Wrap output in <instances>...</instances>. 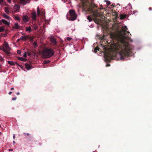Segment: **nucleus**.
Returning <instances> with one entry per match:
<instances>
[{
    "mask_svg": "<svg viewBox=\"0 0 152 152\" xmlns=\"http://www.w3.org/2000/svg\"><path fill=\"white\" fill-rule=\"evenodd\" d=\"M98 50H99V49H98V47H96V48H95L94 51L96 53L97 51Z\"/></svg>",
    "mask_w": 152,
    "mask_h": 152,
    "instance_id": "31",
    "label": "nucleus"
},
{
    "mask_svg": "<svg viewBox=\"0 0 152 152\" xmlns=\"http://www.w3.org/2000/svg\"><path fill=\"white\" fill-rule=\"evenodd\" d=\"M12 93V91H10V92L9 93V94H10H10H11Z\"/></svg>",
    "mask_w": 152,
    "mask_h": 152,
    "instance_id": "39",
    "label": "nucleus"
},
{
    "mask_svg": "<svg viewBox=\"0 0 152 152\" xmlns=\"http://www.w3.org/2000/svg\"><path fill=\"white\" fill-rule=\"evenodd\" d=\"M13 138H14V139H15V134H14V135H13Z\"/></svg>",
    "mask_w": 152,
    "mask_h": 152,
    "instance_id": "41",
    "label": "nucleus"
},
{
    "mask_svg": "<svg viewBox=\"0 0 152 152\" xmlns=\"http://www.w3.org/2000/svg\"><path fill=\"white\" fill-rule=\"evenodd\" d=\"M3 60V58L1 56H0V60L2 61Z\"/></svg>",
    "mask_w": 152,
    "mask_h": 152,
    "instance_id": "37",
    "label": "nucleus"
},
{
    "mask_svg": "<svg viewBox=\"0 0 152 152\" xmlns=\"http://www.w3.org/2000/svg\"><path fill=\"white\" fill-rule=\"evenodd\" d=\"M23 56L24 57H26L27 56L26 54V52L24 53L23 54Z\"/></svg>",
    "mask_w": 152,
    "mask_h": 152,
    "instance_id": "35",
    "label": "nucleus"
},
{
    "mask_svg": "<svg viewBox=\"0 0 152 152\" xmlns=\"http://www.w3.org/2000/svg\"><path fill=\"white\" fill-rule=\"evenodd\" d=\"M69 12L71 16L70 20H71L73 21L76 19L77 18V15L75 10H70Z\"/></svg>",
    "mask_w": 152,
    "mask_h": 152,
    "instance_id": "3",
    "label": "nucleus"
},
{
    "mask_svg": "<svg viewBox=\"0 0 152 152\" xmlns=\"http://www.w3.org/2000/svg\"><path fill=\"white\" fill-rule=\"evenodd\" d=\"M4 28L3 27H0V32H3L4 31Z\"/></svg>",
    "mask_w": 152,
    "mask_h": 152,
    "instance_id": "24",
    "label": "nucleus"
},
{
    "mask_svg": "<svg viewBox=\"0 0 152 152\" xmlns=\"http://www.w3.org/2000/svg\"><path fill=\"white\" fill-rule=\"evenodd\" d=\"M87 19L89 20V22H91L92 21V19L90 16H87Z\"/></svg>",
    "mask_w": 152,
    "mask_h": 152,
    "instance_id": "21",
    "label": "nucleus"
},
{
    "mask_svg": "<svg viewBox=\"0 0 152 152\" xmlns=\"http://www.w3.org/2000/svg\"><path fill=\"white\" fill-rule=\"evenodd\" d=\"M13 142L14 144H15V142L14 141H13Z\"/></svg>",
    "mask_w": 152,
    "mask_h": 152,
    "instance_id": "46",
    "label": "nucleus"
},
{
    "mask_svg": "<svg viewBox=\"0 0 152 152\" xmlns=\"http://www.w3.org/2000/svg\"><path fill=\"white\" fill-rule=\"evenodd\" d=\"M8 63L11 65H15V64L18 65L17 63L14 62L12 61H8Z\"/></svg>",
    "mask_w": 152,
    "mask_h": 152,
    "instance_id": "13",
    "label": "nucleus"
},
{
    "mask_svg": "<svg viewBox=\"0 0 152 152\" xmlns=\"http://www.w3.org/2000/svg\"><path fill=\"white\" fill-rule=\"evenodd\" d=\"M8 2L9 3H11V0H8Z\"/></svg>",
    "mask_w": 152,
    "mask_h": 152,
    "instance_id": "38",
    "label": "nucleus"
},
{
    "mask_svg": "<svg viewBox=\"0 0 152 152\" xmlns=\"http://www.w3.org/2000/svg\"><path fill=\"white\" fill-rule=\"evenodd\" d=\"M107 4L108 5H109L110 4V1H105Z\"/></svg>",
    "mask_w": 152,
    "mask_h": 152,
    "instance_id": "27",
    "label": "nucleus"
},
{
    "mask_svg": "<svg viewBox=\"0 0 152 152\" xmlns=\"http://www.w3.org/2000/svg\"><path fill=\"white\" fill-rule=\"evenodd\" d=\"M1 21L3 23L6 25L7 26H9L10 25V21H7L4 19H2Z\"/></svg>",
    "mask_w": 152,
    "mask_h": 152,
    "instance_id": "10",
    "label": "nucleus"
},
{
    "mask_svg": "<svg viewBox=\"0 0 152 152\" xmlns=\"http://www.w3.org/2000/svg\"><path fill=\"white\" fill-rule=\"evenodd\" d=\"M33 45L35 47H37V43L35 42H34Z\"/></svg>",
    "mask_w": 152,
    "mask_h": 152,
    "instance_id": "29",
    "label": "nucleus"
},
{
    "mask_svg": "<svg viewBox=\"0 0 152 152\" xmlns=\"http://www.w3.org/2000/svg\"><path fill=\"white\" fill-rule=\"evenodd\" d=\"M21 39H20V38L18 39H17V41H19Z\"/></svg>",
    "mask_w": 152,
    "mask_h": 152,
    "instance_id": "44",
    "label": "nucleus"
},
{
    "mask_svg": "<svg viewBox=\"0 0 152 152\" xmlns=\"http://www.w3.org/2000/svg\"><path fill=\"white\" fill-rule=\"evenodd\" d=\"M20 7L17 4H15L14 7V11L16 12H18L20 9Z\"/></svg>",
    "mask_w": 152,
    "mask_h": 152,
    "instance_id": "6",
    "label": "nucleus"
},
{
    "mask_svg": "<svg viewBox=\"0 0 152 152\" xmlns=\"http://www.w3.org/2000/svg\"><path fill=\"white\" fill-rule=\"evenodd\" d=\"M127 28L126 26L122 27L120 33L121 35V42L113 44L111 46V50L114 52V56L117 58V60H123L125 57L129 56L131 49L128 45V43L126 42V38H129L131 36V34H129V32L127 31Z\"/></svg>",
    "mask_w": 152,
    "mask_h": 152,
    "instance_id": "1",
    "label": "nucleus"
},
{
    "mask_svg": "<svg viewBox=\"0 0 152 152\" xmlns=\"http://www.w3.org/2000/svg\"><path fill=\"white\" fill-rule=\"evenodd\" d=\"M14 89V88L13 87H12V88H11V90H12Z\"/></svg>",
    "mask_w": 152,
    "mask_h": 152,
    "instance_id": "43",
    "label": "nucleus"
},
{
    "mask_svg": "<svg viewBox=\"0 0 152 152\" xmlns=\"http://www.w3.org/2000/svg\"><path fill=\"white\" fill-rule=\"evenodd\" d=\"M20 39H22L24 40H26V36H22L20 37Z\"/></svg>",
    "mask_w": 152,
    "mask_h": 152,
    "instance_id": "19",
    "label": "nucleus"
},
{
    "mask_svg": "<svg viewBox=\"0 0 152 152\" xmlns=\"http://www.w3.org/2000/svg\"><path fill=\"white\" fill-rule=\"evenodd\" d=\"M1 132H0V134H1Z\"/></svg>",
    "mask_w": 152,
    "mask_h": 152,
    "instance_id": "48",
    "label": "nucleus"
},
{
    "mask_svg": "<svg viewBox=\"0 0 152 152\" xmlns=\"http://www.w3.org/2000/svg\"><path fill=\"white\" fill-rule=\"evenodd\" d=\"M94 21L97 24H99L100 22V20L99 19H94Z\"/></svg>",
    "mask_w": 152,
    "mask_h": 152,
    "instance_id": "18",
    "label": "nucleus"
},
{
    "mask_svg": "<svg viewBox=\"0 0 152 152\" xmlns=\"http://www.w3.org/2000/svg\"><path fill=\"white\" fill-rule=\"evenodd\" d=\"M126 8H128L129 9H131L132 8V6H131V4L130 3H129L128 4V5H127L126 7Z\"/></svg>",
    "mask_w": 152,
    "mask_h": 152,
    "instance_id": "22",
    "label": "nucleus"
},
{
    "mask_svg": "<svg viewBox=\"0 0 152 152\" xmlns=\"http://www.w3.org/2000/svg\"><path fill=\"white\" fill-rule=\"evenodd\" d=\"M72 38L69 37H67L66 39L67 40L70 41L71 39Z\"/></svg>",
    "mask_w": 152,
    "mask_h": 152,
    "instance_id": "33",
    "label": "nucleus"
},
{
    "mask_svg": "<svg viewBox=\"0 0 152 152\" xmlns=\"http://www.w3.org/2000/svg\"><path fill=\"white\" fill-rule=\"evenodd\" d=\"M1 49V48L0 47V50Z\"/></svg>",
    "mask_w": 152,
    "mask_h": 152,
    "instance_id": "47",
    "label": "nucleus"
},
{
    "mask_svg": "<svg viewBox=\"0 0 152 152\" xmlns=\"http://www.w3.org/2000/svg\"><path fill=\"white\" fill-rule=\"evenodd\" d=\"M20 1L22 4L25 5L29 2V0H20Z\"/></svg>",
    "mask_w": 152,
    "mask_h": 152,
    "instance_id": "12",
    "label": "nucleus"
},
{
    "mask_svg": "<svg viewBox=\"0 0 152 152\" xmlns=\"http://www.w3.org/2000/svg\"><path fill=\"white\" fill-rule=\"evenodd\" d=\"M4 3V0H0V4H1Z\"/></svg>",
    "mask_w": 152,
    "mask_h": 152,
    "instance_id": "34",
    "label": "nucleus"
},
{
    "mask_svg": "<svg viewBox=\"0 0 152 152\" xmlns=\"http://www.w3.org/2000/svg\"><path fill=\"white\" fill-rule=\"evenodd\" d=\"M54 54L52 49L45 48L44 49L42 53V56L43 58H48L52 56Z\"/></svg>",
    "mask_w": 152,
    "mask_h": 152,
    "instance_id": "2",
    "label": "nucleus"
},
{
    "mask_svg": "<svg viewBox=\"0 0 152 152\" xmlns=\"http://www.w3.org/2000/svg\"><path fill=\"white\" fill-rule=\"evenodd\" d=\"M15 29H19V26L18 23H15V25L13 27Z\"/></svg>",
    "mask_w": 152,
    "mask_h": 152,
    "instance_id": "15",
    "label": "nucleus"
},
{
    "mask_svg": "<svg viewBox=\"0 0 152 152\" xmlns=\"http://www.w3.org/2000/svg\"><path fill=\"white\" fill-rule=\"evenodd\" d=\"M50 39L52 44L53 45H56V39L53 37L50 38Z\"/></svg>",
    "mask_w": 152,
    "mask_h": 152,
    "instance_id": "5",
    "label": "nucleus"
},
{
    "mask_svg": "<svg viewBox=\"0 0 152 152\" xmlns=\"http://www.w3.org/2000/svg\"><path fill=\"white\" fill-rule=\"evenodd\" d=\"M43 11L42 12L40 13L39 12V7H37V15H43Z\"/></svg>",
    "mask_w": 152,
    "mask_h": 152,
    "instance_id": "14",
    "label": "nucleus"
},
{
    "mask_svg": "<svg viewBox=\"0 0 152 152\" xmlns=\"http://www.w3.org/2000/svg\"><path fill=\"white\" fill-rule=\"evenodd\" d=\"M17 94V95H19V94H20V93H19V92H18V93H17V94Z\"/></svg>",
    "mask_w": 152,
    "mask_h": 152,
    "instance_id": "42",
    "label": "nucleus"
},
{
    "mask_svg": "<svg viewBox=\"0 0 152 152\" xmlns=\"http://www.w3.org/2000/svg\"><path fill=\"white\" fill-rule=\"evenodd\" d=\"M50 62V61L49 60L45 61H44L43 64H48V63H49Z\"/></svg>",
    "mask_w": 152,
    "mask_h": 152,
    "instance_id": "23",
    "label": "nucleus"
},
{
    "mask_svg": "<svg viewBox=\"0 0 152 152\" xmlns=\"http://www.w3.org/2000/svg\"><path fill=\"white\" fill-rule=\"evenodd\" d=\"M25 66L26 68L28 70H29L31 69V66L30 65L27 64H25Z\"/></svg>",
    "mask_w": 152,
    "mask_h": 152,
    "instance_id": "11",
    "label": "nucleus"
},
{
    "mask_svg": "<svg viewBox=\"0 0 152 152\" xmlns=\"http://www.w3.org/2000/svg\"><path fill=\"white\" fill-rule=\"evenodd\" d=\"M33 27L34 28V29L35 30H36L37 29L38 27L35 24H34L33 26Z\"/></svg>",
    "mask_w": 152,
    "mask_h": 152,
    "instance_id": "25",
    "label": "nucleus"
},
{
    "mask_svg": "<svg viewBox=\"0 0 152 152\" xmlns=\"http://www.w3.org/2000/svg\"><path fill=\"white\" fill-rule=\"evenodd\" d=\"M4 10L5 12L7 14H9V10L8 7H5L4 8Z\"/></svg>",
    "mask_w": 152,
    "mask_h": 152,
    "instance_id": "17",
    "label": "nucleus"
},
{
    "mask_svg": "<svg viewBox=\"0 0 152 152\" xmlns=\"http://www.w3.org/2000/svg\"><path fill=\"white\" fill-rule=\"evenodd\" d=\"M9 151H13V150L12 149H9Z\"/></svg>",
    "mask_w": 152,
    "mask_h": 152,
    "instance_id": "40",
    "label": "nucleus"
},
{
    "mask_svg": "<svg viewBox=\"0 0 152 152\" xmlns=\"http://www.w3.org/2000/svg\"><path fill=\"white\" fill-rule=\"evenodd\" d=\"M31 17L33 20H35L36 18V13L35 11L31 13Z\"/></svg>",
    "mask_w": 152,
    "mask_h": 152,
    "instance_id": "8",
    "label": "nucleus"
},
{
    "mask_svg": "<svg viewBox=\"0 0 152 152\" xmlns=\"http://www.w3.org/2000/svg\"><path fill=\"white\" fill-rule=\"evenodd\" d=\"M17 53L18 54H20L21 53V51L20 50H18L17 51Z\"/></svg>",
    "mask_w": 152,
    "mask_h": 152,
    "instance_id": "32",
    "label": "nucleus"
},
{
    "mask_svg": "<svg viewBox=\"0 0 152 152\" xmlns=\"http://www.w3.org/2000/svg\"><path fill=\"white\" fill-rule=\"evenodd\" d=\"M26 135H28H28H29V134H28V133H27V134H26Z\"/></svg>",
    "mask_w": 152,
    "mask_h": 152,
    "instance_id": "45",
    "label": "nucleus"
},
{
    "mask_svg": "<svg viewBox=\"0 0 152 152\" xmlns=\"http://www.w3.org/2000/svg\"><path fill=\"white\" fill-rule=\"evenodd\" d=\"M3 15V16H4V17H5V18H6L8 19V20L11 19V18L10 17H9L8 16H7L6 14H4Z\"/></svg>",
    "mask_w": 152,
    "mask_h": 152,
    "instance_id": "20",
    "label": "nucleus"
},
{
    "mask_svg": "<svg viewBox=\"0 0 152 152\" xmlns=\"http://www.w3.org/2000/svg\"><path fill=\"white\" fill-rule=\"evenodd\" d=\"M29 18L27 15H24L23 16V20L24 22H27L29 20Z\"/></svg>",
    "mask_w": 152,
    "mask_h": 152,
    "instance_id": "9",
    "label": "nucleus"
},
{
    "mask_svg": "<svg viewBox=\"0 0 152 152\" xmlns=\"http://www.w3.org/2000/svg\"><path fill=\"white\" fill-rule=\"evenodd\" d=\"M18 59L20 60L23 61H24V60H25V59L22 57H19Z\"/></svg>",
    "mask_w": 152,
    "mask_h": 152,
    "instance_id": "28",
    "label": "nucleus"
},
{
    "mask_svg": "<svg viewBox=\"0 0 152 152\" xmlns=\"http://www.w3.org/2000/svg\"><path fill=\"white\" fill-rule=\"evenodd\" d=\"M16 99H17L16 97L13 98H12V100H14V101L15 100H16Z\"/></svg>",
    "mask_w": 152,
    "mask_h": 152,
    "instance_id": "36",
    "label": "nucleus"
},
{
    "mask_svg": "<svg viewBox=\"0 0 152 152\" xmlns=\"http://www.w3.org/2000/svg\"><path fill=\"white\" fill-rule=\"evenodd\" d=\"M92 13L94 17H96L99 15V13L97 10L93 11Z\"/></svg>",
    "mask_w": 152,
    "mask_h": 152,
    "instance_id": "7",
    "label": "nucleus"
},
{
    "mask_svg": "<svg viewBox=\"0 0 152 152\" xmlns=\"http://www.w3.org/2000/svg\"><path fill=\"white\" fill-rule=\"evenodd\" d=\"M15 18L17 20L19 21L20 20V19L18 17L15 16Z\"/></svg>",
    "mask_w": 152,
    "mask_h": 152,
    "instance_id": "30",
    "label": "nucleus"
},
{
    "mask_svg": "<svg viewBox=\"0 0 152 152\" xmlns=\"http://www.w3.org/2000/svg\"><path fill=\"white\" fill-rule=\"evenodd\" d=\"M2 50L5 52L7 53H9L11 48L9 47V45L7 42H4Z\"/></svg>",
    "mask_w": 152,
    "mask_h": 152,
    "instance_id": "4",
    "label": "nucleus"
},
{
    "mask_svg": "<svg viewBox=\"0 0 152 152\" xmlns=\"http://www.w3.org/2000/svg\"><path fill=\"white\" fill-rule=\"evenodd\" d=\"M34 37H31L29 39V41L31 42H33V41Z\"/></svg>",
    "mask_w": 152,
    "mask_h": 152,
    "instance_id": "26",
    "label": "nucleus"
},
{
    "mask_svg": "<svg viewBox=\"0 0 152 152\" xmlns=\"http://www.w3.org/2000/svg\"><path fill=\"white\" fill-rule=\"evenodd\" d=\"M31 28L30 26H29L28 27H26V31L30 32L31 31Z\"/></svg>",
    "mask_w": 152,
    "mask_h": 152,
    "instance_id": "16",
    "label": "nucleus"
}]
</instances>
